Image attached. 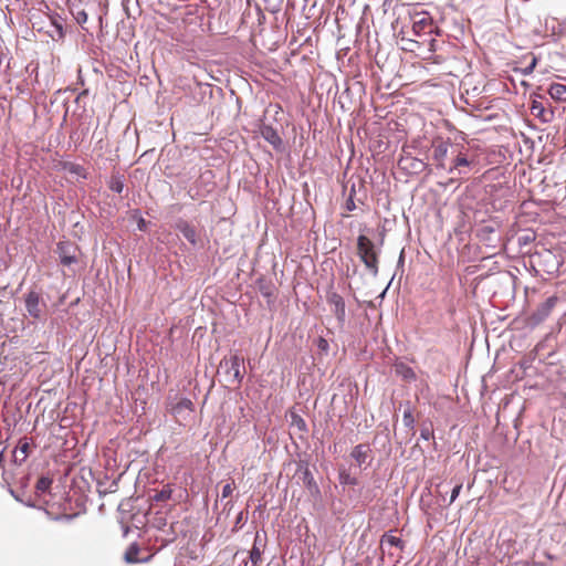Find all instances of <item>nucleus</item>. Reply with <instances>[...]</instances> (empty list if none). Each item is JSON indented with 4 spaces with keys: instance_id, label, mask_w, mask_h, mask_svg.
Here are the masks:
<instances>
[{
    "instance_id": "nucleus-1",
    "label": "nucleus",
    "mask_w": 566,
    "mask_h": 566,
    "mask_svg": "<svg viewBox=\"0 0 566 566\" xmlns=\"http://www.w3.org/2000/svg\"><path fill=\"white\" fill-rule=\"evenodd\" d=\"M476 164V155L464 145H455L452 147L451 160L446 171L454 174L455 171L461 175L465 174L467 168H471Z\"/></svg>"
},
{
    "instance_id": "nucleus-2",
    "label": "nucleus",
    "mask_w": 566,
    "mask_h": 566,
    "mask_svg": "<svg viewBox=\"0 0 566 566\" xmlns=\"http://www.w3.org/2000/svg\"><path fill=\"white\" fill-rule=\"evenodd\" d=\"M357 254L366 269L376 275L378 273L379 251L374 242L364 234L357 238Z\"/></svg>"
},
{
    "instance_id": "nucleus-3",
    "label": "nucleus",
    "mask_w": 566,
    "mask_h": 566,
    "mask_svg": "<svg viewBox=\"0 0 566 566\" xmlns=\"http://www.w3.org/2000/svg\"><path fill=\"white\" fill-rule=\"evenodd\" d=\"M457 144H452L450 139L442 137H436L431 143L430 159L438 170H444L451 160L452 147Z\"/></svg>"
},
{
    "instance_id": "nucleus-4",
    "label": "nucleus",
    "mask_w": 566,
    "mask_h": 566,
    "mask_svg": "<svg viewBox=\"0 0 566 566\" xmlns=\"http://www.w3.org/2000/svg\"><path fill=\"white\" fill-rule=\"evenodd\" d=\"M220 369L226 374L227 380L231 384L240 385L243 379V358L238 354L224 357L219 365Z\"/></svg>"
},
{
    "instance_id": "nucleus-5",
    "label": "nucleus",
    "mask_w": 566,
    "mask_h": 566,
    "mask_svg": "<svg viewBox=\"0 0 566 566\" xmlns=\"http://www.w3.org/2000/svg\"><path fill=\"white\" fill-rule=\"evenodd\" d=\"M436 30L432 18L427 14L417 13L412 18V33L416 36L431 34Z\"/></svg>"
},
{
    "instance_id": "nucleus-6",
    "label": "nucleus",
    "mask_w": 566,
    "mask_h": 566,
    "mask_svg": "<svg viewBox=\"0 0 566 566\" xmlns=\"http://www.w3.org/2000/svg\"><path fill=\"white\" fill-rule=\"evenodd\" d=\"M350 457L357 467L366 468L373 461V450L368 443H359L352 449Z\"/></svg>"
},
{
    "instance_id": "nucleus-7",
    "label": "nucleus",
    "mask_w": 566,
    "mask_h": 566,
    "mask_svg": "<svg viewBox=\"0 0 566 566\" xmlns=\"http://www.w3.org/2000/svg\"><path fill=\"white\" fill-rule=\"evenodd\" d=\"M45 304L42 302L41 296L35 291H30L25 295V308L31 317L39 319L42 316Z\"/></svg>"
},
{
    "instance_id": "nucleus-8",
    "label": "nucleus",
    "mask_w": 566,
    "mask_h": 566,
    "mask_svg": "<svg viewBox=\"0 0 566 566\" xmlns=\"http://www.w3.org/2000/svg\"><path fill=\"white\" fill-rule=\"evenodd\" d=\"M326 300L337 321L343 324L346 317V306L343 296L336 292H329L327 293Z\"/></svg>"
},
{
    "instance_id": "nucleus-9",
    "label": "nucleus",
    "mask_w": 566,
    "mask_h": 566,
    "mask_svg": "<svg viewBox=\"0 0 566 566\" xmlns=\"http://www.w3.org/2000/svg\"><path fill=\"white\" fill-rule=\"evenodd\" d=\"M264 547H265L264 539L261 537V535L259 533H256L255 537H254L252 549L250 551V554H249V559L251 562V565H249V563L245 560L243 566H261L262 562H263L262 555L264 552Z\"/></svg>"
},
{
    "instance_id": "nucleus-10",
    "label": "nucleus",
    "mask_w": 566,
    "mask_h": 566,
    "mask_svg": "<svg viewBox=\"0 0 566 566\" xmlns=\"http://www.w3.org/2000/svg\"><path fill=\"white\" fill-rule=\"evenodd\" d=\"M176 230H178L185 239L192 245H196L198 243V233L190 222H188L185 219H178L175 224Z\"/></svg>"
},
{
    "instance_id": "nucleus-11",
    "label": "nucleus",
    "mask_w": 566,
    "mask_h": 566,
    "mask_svg": "<svg viewBox=\"0 0 566 566\" xmlns=\"http://www.w3.org/2000/svg\"><path fill=\"white\" fill-rule=\"evenodd\" d=\"M75 250L76 248L70 242H60L57 244V253L63 265H71L77 262L74 254Z\"/></svg>"
},
{
    "instance_id": "nucleus-12",
    "label": "nucleus",
    "mask_w": 566,
    "mask_h": 566,
    "mask_svg": "<svg viewBox=\"0 0 566 566\" xmlns=\"http://www.w3.org/2000/svg\"><path fill=\"white\" fill-rule=\"evenodd\" d=\"M30 449H31V442L29 441V439L28 438L21 439L19 441L18 447L13 451L12 462L15 465H21L29 457Z\"/></svg>"
},
{
    "instance_id": "nucleus-13",
    "label": "nucleus",
    "mask_w": 566,
    "mask_h": 566,
    "mask_svg": "<svg viewBox=\"0 0 566 566\" xmlns=\"http://www.w3.org/2000/svg\"><path fill=\"white\" fill-rule=\"evenodd\" d=\"M260 134L275 149H280L282 147V138L280 137L277 130L272 126L265 124L261 125Z\"/></svg>"
},
{
    "instance_id": "nucleus-14",
    "label": "nucleus",
    "mask_w": 566,
    "mask_h": 566,
    "mask_svg": "<svg viewBox=\"0 0 566 566\" xmlns=\"http://www.w3.org/2000/svg\"><path fill=\"white\" fill-rule=\"evenodd\" d=\"M193 411H195V405L189 398L180 399L171 408V413L175 417H182L184 419H186Z\"/></svg>"
},
{
    "instance_id": "nucleus-15",
    "label": "nucleus",
    "mask_w": 566,
    "mask_h": 566,
    "mask_svg": "<svg viewBox=\"0 0 566 566\" xmlns=\"http://www.w3.org/2000/svg\"><path fill=\"white\" fill-rule=\"evenodd\" d=\"M558 302V297L556 295H553L548 297L544 303H542L538 308L536 310L535 316L538 321L545 319L553 308L556 306Z\"/></svg>"
},
{
    "instance_id": "nucleus-16",
    "label": "nucleus",
    "mask_w": 566,
    "mask_h": 566,
    "mask_svg": "<svg viewBox=\"0 0 566 566\" xmlns=\"http://www.w3.org/2000/svg\"><path fill=\"white\" fill-rule=\"evenodd\" d=\"M398 36L401 42V49L408 52L420 50L421 45L424 44V41L410 39L403 30L399 32Z\"/></svg>"
},
{
    "instance_id": "nucleus-17",
    "label": "nucleus",
    "mask_w": 566,
    "mask_h": 566,
    "mask_svg": "<svg viewBox=\"0 0 566 566\" xmlns=\"http://www.w3.org/2000/svg\"><path fill=\"white\" fill-rule=\"evenodd\" d=\"M549 96L559 103L566 102V85L560 83H553L548 88Z\"/></svg>"
},
{
    "instance_id": "nucleus-18",
    "label": "nucleus",
    "mask_w": 566,
    "mask_h": 566,
    "mask_svg": "<svg viewBox=\"0 0 566 566\" xmlns=\"http://www.w3.org/2000/svg\"><path fill=\"white\" fill-rule=\"evenodd\" d=\"M60 167L61 169L81 178H86L87 176L86 169L82 165L72 161H61Z\"/></svg>"
},
{
    "instance_id": "nucleus-19",
    "label": "nucleus",
    "mask_w": 566,
    "mask_h": 566,
    "mask_svg": "<svg viewBox=\"0 0 566 566\" xmlns=\"http://www.w3.org/2000/svg\"><path fill=\"white\" fill-rule=\"evenodd\" d=\"M395 373L402 379L412 381L416 380L417 376L413 369L405 363H398L395 365Z\"/></svg>"
},
{
    "instance_id": "nucleus-20",
    "label": "nucleus",
    "mask_w": 566,
    "mask_h": 566,
    "mask_svg": "<svg viewBox=\"0 0 566 566\" xmlns=\"http://www.w3.org/2000/svg\"><path fill=\"white\" fill-rule=\"evenodd\" d=\"M338 480L342 485L356 486L359 483L358 479L352 475L350 472L344 467L339 468L338 470Z\"/></svg>"
},
{
    "instance_id": "nucleus-21",
    "label": "nucleus",
    "mask_w": 566,
    "mask_h": 566,
    "mask_svg": "<svg viewBox=\"0 0 566 566\" xmlns=\"http://www.w3.org/2000/svg\"><path fill=\"white\" fill-rule=\"evenodd\" d=\"M139 546L137 544H132L129 545V547L127 548V551L125 552V560L129 564H133V563H139V562H143L145 560L144 558H139Z\"/></svg>"
},
{
    "instance_id": "nucleus-22",
    "label": "nucleus",
    "mask_w": 566,
    "mask_h": 566,
    "mask_svg": "<svg viewBox=\"0 0 566 566\" xmlns=\"http://www.w3.org/2000/svg\"><path fill=\"white\" fill-rule=\"evenodd\" d=\"M53 480L49 476H41L36 484L35 490L38 494H43L50 491Z\"/></svg>"
},
{
    "instance_id": "nucleus-23",
    "label": "nucleus",
    "mask_w": 566,
    "mask_h": 566,
    "mask_svg": "<svg viewBox=\"0 0 566 566\" xmlns=\"http://www.w3.org/2000/svg\"><path fill=\"white\" fill-rule=\"evenodd\" d=\"M172 490L169 486H165L163 490L156 492L151 497L155 502H165L171 497Z\"/></svg>"
},
{
    "instance_id": "nucleus-24",
    "label": "nucleus",
    "mask_w": 566,
    "mask_h": 566,
    "mask_svg": "<svg viewBox=\"0 0 566 566\" xmlns=\"http://www.w3.org/2000/svg\"><path fill=\"white\" fill-rule=\"evenodd\" d=\"M384 543H387L390 546L399 547L401 549L403 548L402 539L394 535L385 534L381 538V544Z\"/></svg>"
},
{
    "instance_id": "nucleus-25",
    "label": "nucleus",
    "mask_w": 566,
    "mask_h": 566,
    "mask_svg": "<svg viewBox=\"0 0 566 566\" xmlns=\"http://www.w3.org/2000/svg\"><path fill=\"white\" fill-rule=\"evenodd\" d=\"M531 112L534 116L542 118L543 120H547L545 118V108L541 102L533 101L531 106Z\"/></svg>"
},
{
    "instance_id": "nucleus-26",
    "label": "nucleus",
    "mask_w": 566,
    "mask_h": 566,
    "mask_svg": "<svg viewBox=\"0 0 566 566\" xmlns=\"http://www.w3.org/2000/svg\"><path fill=\"white\" fill-rule=\"evenodd\" d=\"M108 187L112 191L120 193L124 189V182L120 177L113 176L109 180Z\"/></svg>"
},
{
    "instance_id": "nucleus-27",
    "label": "nucleus",
    "mask_w": 566,
    "mask_h": 566,
    "mask_svg": "<svg viewBox=\"0 0 566 566\" xmlns=\"http://www.w3.org/2000/svg\"><path fill=\"white\" fill-rule=\"evenodd\" d=\"M291 423H292V426L296 427L301 431L307 430L305 420L297 413H292Z\"/></svg>"
},
{
    "instance_id": "nucleus-28",
    "label": "nucleus",
    "mask_w": 566,
    "mask_h": 566,
    "mask_svg": "<svg viewBox=\"0 0 566 566\" xmlns=\"http://www.w3.org/2000/svg\"><path fill=\"white\" fill-rule=\"evenodd\" d=\"M2 481L7 485L8 492L17 500L21 501L20 496L17 494V492L11 486V479L9 476V473L7 471L2 472Z\"/></svg>"
},
{
    "instance_id": "nucleus-29",
    "label": "nucleus",
    "mask_w": 566,
    "mask_h": 566,
    "mask_svg": "<svg viewBox=\"0 0 566 566\" xmlns=\"http://www.w3.org/2000/svg\"><path fill=\"white\" fill-rule=\"evenodd\" d=\"M536 64H537V57L534 54H531L530 63L526 66L521 69V73L523 75H530L536 67Z\"/></svg>"
},
{
    "instance_id": "nucleus-30",
    "label": "nucleus",
    "mask_w": 566,
    "mask_h": 566,
    "mask_svg": "<svg viewBox=\"0 0 566 566\" xmlns=\"http://www.w3.org/2000/svg\"><path fill=\"white\" fill-rule=\"evenodd\" d=\"M234 488H235V485H234V481L233 480L231 482L227 483L226 485H223V488H222V497L227 499V497L231 496Z\"/></svg>"
},
{
    "instance_id": "nucleus-31",
    "label": "nucleus",
    "mask_w": 566,
    "mask_h": 566,
    "mask_svg": "<svg viewBox=\"0 0 566 566\" xmlns=\"http://www.w3.org/2000/svg\"><path fill=\"white\" fill-rule=\"evenodd\" d=\"M423 41L426 43V40H423ZM427 43H428V51L430 53L437 52L440 48V42L437 39L431 38L430 40L427 41Z\"/></svg>"
},
{
    "instance_id": "nucleus-32",
    "label": "nucleus",
    "mask_w": 566,
    "mask_h": 566,
    "mask_svg": "<svg viewBox=\"0 0 566 566\" xmlns=\"http://www.w3.org/2000/svg\"><path fill=\"white\" fill-rule=\"evenodd\" d=\"M354 192H355V190L352 189V192H350L348 199L346 200L345 209L347 211H353L356 209V205H355L354 197H353Z\"/></svg>"
},
{
    "instance_id": "nucleus-33",
    "label": "nucleus",
    "mask_w": 566,
    "mask_h": 566,
    "mask_svg": "<svg viewBox=\"0 0 566 566\" xmlns=\"http://www.w3.org/2000/svg\"><path fill=\"white\" fill-rule=\"evenodd\" d=\"M461 490H462V483H458V484L453 488V490H452V492H451L450 503H449V504L453 503V502L457 500V497L459 496V494H460Z\"/></svg>"
},
{
    "instance_id": "nucleus-34",
    "label": "nucleus",
    "mask_w": 566,
    "mask_h": 566,
    "mask_svg": "<svg viewBox=\"0 0 566 566\" xmlns=\"http://www.w3.org/2000/svg\"><path fill=\"white\" fill-rule=\"evenodd\" d=\"M403 421L407 426H411L413 423V417L411 411H405Z\"/></svg>"
},
{
    "instance_id": "nucleus-35",
    "label": "nucleus",
    "mask_w": 566,
    "mask_h": 566,
    "mask_svg": "<svg viewBox=\"0 0 566 566\" xmlns=\"http://www.w3.org/2000/svg\"><path fill=\"white\" fill-rule=\"evenodd\" d=\"M30 476L25 475L18 481L21 489H25L29 485Z\"/></svg>"
},
{
    "instance_id": "nucleus-36",
    "label": "nucleus",
    "mask_w": 566,
    "mask_h": 566,
    "mask_svg": "<svg viewBox=\"0 0 566 566\" xmlns=\"http://www.w3.org/2000/svg\"><path fill=\"white\" fill-rule=\"evenodd\" d=\"M318 348L322 349V350H327L328 343H327V340L325 338L319 337V339H318Z\"/></svg>"
},
{
    "instance_id": "nucleus-37",
    "label": "nucleus",
    "mask_w": 566,
    "mask_h": 566,
    "mask_svg": "<svg viewBox=\"0 0 566 566\" xmlns=\"http://www.w3.org/2000/svg\"><path fill=\"white\" fill-rule=\"evenodd\" d=\"M260 292L262 293V295L266 296V297H270L272 296V291L270 290V287L268 286H263L261 285L260 286Z\"/></svg>"
},
{
    "instance_id": "nucleus-38",
    "label": "nucleus",
    "mask_w": 566,
    "mask_h": 566,
    "mask_svg": "<svg viewBox=\"0 0 566 566\" xmlns=\"http://www.w3.org/2000/svg\"><path fill=\"white\" fill-rule=\"evenodd\" d=\"M138 229L139 230H145L146 229V221L144 219H140L138 221Z\"/></svg>"
},
{
    "instance_id": "nucleus-39",
    "label": "nucleus",
    "mask_w": 566,
    "mask_h": 566,
    "mask_svg": "<svg viewBox=\"0 0 566 566\" xmlns=\"http://www.w3.org/2000/svg\"><path fill=\"white\" fill-rule=\"evenodd\" d=\"M4 462V449L0 452V468L3 465Z\"/></svg>"
},
{
    "instance_id": "nucleus-40",
    "label": "nucleus",
    "mask_w": 566,
    "mask_h": 566,
    "mask_svg": "<svg viewBox=\"0 0 566 566\" xmlns=\"http://www.w3.org/2000/svg\"><path fill=\"white\" fill-rule=\"evenodd\" d=\"M80 15H81V19H83V21H86V19H87L86 13L82 12Z\"/></svg>"
},
{
    "instance_id": "nucleus-41",
    "label": "nucleus",
    "mask_w": 566,
    "mask_h": 566,
    "mask_svg": "<svg viewBox=\"0 0 566 566\" xmlns=\"http://www.w3.org/2000/svg\"><path fill=\"white\" fill-rule=\"evenodd\" d=\"M80 15H81V19H83V21H86V19H87L86 13L82 12Z\"/></svg>"
},
{
    "instance_id": "nucleus-42",
    "label": "nucleus",
    "mask_w": 566,
    "mask_h": 566,
    "mask_svg": "<svg viewBox=\"0 0 566 566\" xmlns=\"http://www.w3.org/2000/svg\"><path fill=\"white\" fill-rule=\"evenodd\" d=\"M56 28H57V30H59L60 36H62V35H63L62 27H61V25H57Z\"/></svg>"
},
{
    "instance_id": "nucleus-43",
    "label": "nucleus",
    "mask_w": 566,
    "mask_h": 566,
    "mask_svg": "<svg viewBox=\"0 0 566 566\" xmlns=\"http://www.w3.org/2000/svg\"><path fill=\"white\" fill-rule=\"evenodd\" d=\"M421 437H423V438H426V439H427V438H428L427 432H422V433H421Z\"/></svg>"
},
{
    "instance_id": "nucleus-44",
    "label": "nucleus",
    "mask_w": 566,
    "mask_h": 566,
    "mask_svg": "<svg viewBox=\"0 0 566 566\" xmlns=\"http://www.w3.org/2000/svg\"><path fill=\"white\" fill-rule=\"evenodd\" d=\"M421 437H423V438H426V439H427V438H428L427 432H422V433H421Z\"/></svg>"
}]
</instances>
